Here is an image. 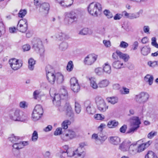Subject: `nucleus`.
I'll return each instance as SVG.
<instances>
[{"label":"nucleus","mask_w":158,"mask_h":158,"mask_svg":"<svg viewBox=\"0 0 158 158\" xmlns=\"http://www.w3.org/2000/svg\"><path fill=\"white\" fill-rule=\"evenodd\" d=\"M9 116L10 119L15 121L23 122L28 118L27 115L19 109L10 111Z\"/></svg>","instance_id":"obj_2"},{"label":"nucleus","mask_w":158,"mask_h":158,"mask_svg":"<svg viewBox=\"0 0 158 158\" xmlns=\"http://www.w3.org/2000/svg\"><path fill=\"white\" fill-rule=\"evenodd\" d=\"M33 48L35 51L39 52L40 56L42 58L44 57V50L40 40L37 39L35 40L34 43Z\"/></svg>","instance_id":"obj_6"},{"label":"nucleus","mask_w":158,"mask_h":158,"mask_svg":"<svg viewBox=\"0 0 158 158\" xmlns=\"http://www.w3.org/2000/svg\"><path fill=\"white\" fill-rule=\"evenodd\" d=\"M95 102L98 110L101 112H105L108 108L104 100L101 97L97 96L95 98Z\"/></svg>","instance_id":"obj_4"},{"label":"nucleus","mask_w":158,"mask_h":158,"mask_svg":"<svg viewBox=\"0 0 158 158\" xmlns=\"http://www.w3.org/2000/svg\"><path fill=\"white\" fill-rule=\"evenodd\" d=\"M103 71L106 73L110 74L111 73V67L107 63L105 64V66L103 67Z\"/></svg>","instance_id":"obj_34"},{"label":"nucleus","mask_w":158,"mask_h":158,"mask_svg":"<svg viewBox=\"0 0 158 158\" xmlns=\"http://www.w3.org/2000/svg\"><path fill=\"white\" fill-rule=\"evenodd\" d=\"M107 101L112 104H114L117 103L118 101V98L117 97H112L107 98Z\"/></svg>","instance_id":"obj_32"},{"label":"nucleus","mask_w":158,"mask_h":158,"mask_svg":"<svg viewBox=\"0 0 158 158\" xmlns=\"http://www.w3.org/2000/svg\"><path fill=\"white\" fill-rule=\"evenodd\" d=\"M90 85L94 89H97L98 88V85L96 83V79L94 77L89 78Z\"/></svg>","instance_id":"obj_27"},{"label":"nucleus","mask_w":158,"mask_h":158,"mask_svg":"<svg viewBox=\"0 0 158 158\" xmlns=\"http://www.w3.org/2000/svg\"><path fill=\"white\" fill-rule=\"evenodd\" d=\"M149 98V94L144 92H142L135 96L136 101L139 103L143 104L146 102Z\"/></svg>","instance_id":"obj_7"},{"label":"nucleus","mask_w":158,"mask_h":158,"mask_svg":"<svg viewBox=\"0 0 158 158\" xmlns=\"http://www.w3.org/2000/svg\"><path fill=\"white\" fill-rule=\"evenodd\" d=\"M27 24H25L24 26L20 24L19 25H17V29L19 31L23 33L27 31Z\"/></svg>","instance_id":"obj_31"},{"label":"nucleus","mask_w":158,"mask_h":158,"mask_svg":"<svg viewBox=\"0 0 158 158\" xmlns=\"http://www.w3.org/2000/svg\"><path fill=\"white\" fill-rule=\"evenodd\" d=\"M151 48L146 46L142 48L141 50V54L144 56H147L150 53Z\"/></svg>","instance_id":"obj_26"},{"label":"nucleus","mask_w":158,"mask_h":158,"mask_svg":"<svg viewBox=\"0 0 158 158\" xmlns=\"http://www.w3.org/2000/svg\"><path fill=\"white\" fill-rule=\"evenodd\" d=\"M22 145L20 142L19 143H14L13 145V147L14 148L18 150L23 148Z\"/></svg>","instance_id":"obj_51"},{"label":"nucleus","mask_w":158,"mask_h":158,"mask_svg":"<svg viewBox=\"0 0 158 158\" xmlns=\"http://www.w3.org/2000/svg\"><path fill=\"white\" fill-rule=\"evenodd\" d=\"M152 44L156 48H158V44L156 42V39L155 37L152 38Z\"/></svg>","instance_id":"obj_60"},{"label":"nucleus","mask_w":158,"mask_h":158,"mask_svg":"<svg viewBox=\"0 0 158 158\" xmlns=\"http://www.w3.org/2000/svg\"><path fill=\"white\" fill-rule=\"evenodd\" d=\"M151 142L150 141H148L147 142L143 143L139 145V146L137 147L138 152H140L144 151L145 149L147 147H148Z\"/></svg>","instance_id":"obj_21"},{"label":"nucleus","mask_w":158,"mask_h":158,"mask_svg":"<svg viewBox=\"0 0 158 158\" xmlns=\"http://www.w3.org/2000/svg\"><path fill=\"white\" fill-rule=\"evenodd\" d=\"M84 106L87 114H93L96 112V108L90 101H85L84 103Z\"/></svg>","instance_id":"obj_9"},{"label":"nucleus","mask_w":158,"mask_h":158,"mask_svg":"<svg viewBox=\"0 0 158 158\" xmlns=\"http://www.w3.org/2000/svg\"><path fill=\"white\" fill-rule=\"evenodd\" d=\"M50 96L53 98L52 102L54 105H59L61 103L60 100L62 99L60 95L59 94H56L55 93L53 94L51 90L50 91Z\"/></svg>","instance_id":"obj_14"},{"label":"nucleus","mask_w":158,"mask_h":158,"mask_svg":"<svg viewBox=\"0 0 158 158\" xmlns=\"http://www.w3.org/2000/svg\"><path fill=\"white\" fill-rule=\"evenodd\" d=\"M52 70L51 66L50 65H48L46 68L47 78L48 82L53 85L56 80L58 84L62 83L64 81L63 75L59 73H53Z\"/></svg>","instance_id":"obj_1"},{"label":"nucleus","mask_w":158,"mask_h":158,"mask_svg":"<svg viewBox=\"0 0 158 158\" xmlns=\"http://www.w3.org/2000/svg\"><path fill=\"white\" fill-rule=\"evenodd\" d=\"M9 62L10 67L15 70H17L22 66V63L21 61L15 58L10 60Z\"/></svg>","instance_id":"obj_11"},{"label":"nucleus","mask_w":158,"mask_h":158,"mask_svg":"<svg viewBox=\"0 0 158 158\" xmlns=\"http://www.w3.org/2000/svg\"><path fill=\"white\" fill-rule=\"evenodd\" d=\"M107 138V135L103 134L102 133H99L98 140H99L101 143H103Z\"/></svg>","instance_id":"obj_37"},{"label":"nucleus","mask_w":158,"mask_h":158,"mask_svg":"<svg viewBox=\"0 0 158 158\" xmlns=\"http://www.w3.org/2000/svg\"><path fill=\"white\" fill-rule=\"evenodd\" d=\"M63 0H60V2H57L59 3L62 6L64 7H67L69 6H71L73 3V0H68V2H70L69 4H65L62 1Z\"/></svg>","instance_id":"obj_44"},{"label":"nucleus","mask_w":158,"mask_h":158,"mask_svg":"<svg viewBox=\"0 0 158 158\" xmlns=\"http://www.w3.org/2000/svg\"><path fill=\"white\" fill-rule=\"evenodd\" d=\"M145 158H158L154 152L152 151H148L145 156Z\"/></svg>","instance_id":"obj_40"},{"label":"nucleus","mask_w":158,"mask_h":158,"mask_svg":"<svg viewBox=\"0 0 158 158\" xmlns=\"http://www.w3.org/2000/svg\"><path fill=\"white\" fill-rule=\"evenodd\" d=\"M108 141L114 145H117L120 142V139L118 136H112L108 138Z\"/></svg>","instance_id":"obj_20"},{"label":"nucleus","mask_w":158,"mask_h":158,"mask_svg":"<svg viewBox=\"0 0 158 158\" xmlns=\"http://www.w3.org/2000/svg\"><path fill=\"white\" fill-rule=\"evenodd\" d=\"M76 136V133L74 131L69 130L66 131L65 133L63 134L61 137L64 141H67L73 139Z\"/></svg>","instance_id":"obj_10"},{"label":"nucleus","mask_w":158,"mask_h":158,"mask_svg":"<svg viewBox=\"0 0 158 158\" xmlns=\"http://www.w3.org/2000/svg\"><path fill=\"white\" fill-rule=\"evenodd\" d=\"M94 117L96 119L99 120L103 119L105 118L104 116L101 114H97L95 115Z\"/></svg>","instance_id":"obj_54"},{"label":"nucleus","mask_w":158,"mask_h":158,"mask_svg":"<svg viewBox=\"0 0 158 158\" xmlns=\"http://www.w3.org/2000/svg\"><path fill=\"white\" fill-rule=\"evenodd\" d=\"M66 152L67 153V156L68 157H71L76 155V153L75 152V151L71 148H69Z\"/></svg>","instance_id":"obj_43"},{"label":"nucleus","mask_w":158,"mask_h":158,"mask_svg":"<svg viewBox=\"0 0 158 158\" xmlns=\"http://www.w3.org/2000/svg\"><path fill=\"white\" fill-rule=\"evenodd\" d=\"M119 56L120 58L123 59L124 61H127L130 58V57L127 54L123 53L122 52H118Z\"/></svg>","instance_id":"obj_33"},{"label":"nucleus","mask_w":158,"mask_h":158,"mask_svg":"<svg viewBox=\"0 0 158 158\" xmlns=\"http://www.w3.org/2000/svg\"><path fill=\"white\" fill-rule=\"evenodd\" d=\"M66 16L70 19L68 22V24H71L73 22L76 21L78 18L77 15L73 11L67 13Z\"/></svg>","instance_id":"obj_17"},{"label":"nucleus","mask_w":158,"mask_h":158,"mask_svg":"<svg viewBox=\"0 0 158 158\" xmlns=\"http://www.w3.org/2000/svg\"><path fill=\"white\" fill-rule=\"evenodd\" d=\"M131 126L132 127L130 128L127 133H129L134 132L139 127V125L141 124V122L139 117H134L131 119Z\"/></svg>","instance_id":"obj_8"},{"label":"nucleus","mask_w":158,"mask_h":158,"mask_svg":"<svg viewBox=\"0 0 158 158\" xmlns=\"http://www.w3.org/2000/svg\"><path fill=\"white\" fill-rule=\"evenodd\" d=\"M131 144V143L130 141L128 139H126L120 144L119 149L123 151H127Z\"/></svg>","instance_id":"obj_18"},{"label":"nucleus","mask_w":158,"mask_h":158,"mask_svg":"<svg viewBox=\"0 0 158 158\" xmlns=\"http://www.w3.org/2000/svg\"><path fill=\"white\" fill-rule=\"evenodd\" d=\"M120 92L121 94H128L129 93V89L125 87H123L120 89Z\"/></svg>","instance_id":"obj_46"},{"label":"nucleus","mask_w":158,"mask_h":158,"mask_svg":"<svg viewBox=\"0 0 158 158\" xmlns=\"http://www.w3.org/2000/svg\"><path fill=\"white\" fill-rule=\"evenodd\" d=\"M57 108V110L60 112H62L63 111L66 110V108H65V105L64 106L61 105V103L59 105H55Z\"/></svg>","instance_id":"obj_48"},{"label":"nucleus","mask_w":158,"mask_h":158,"mask_svg":"<svg viewBox=\"0 0 158 158\" xmlns=\"http://www.w3.org/2000/svg\"><path fill=\"white\" fill-rule=\"evenodd\" d=\"M28 105V103L24 101H22L19 103V106L21 108H26L27 107Z\"/></svg>","instance_id":"obj_56"},{"label":"nucleus","mask_w":158,"mask_h":158,"mask_svg":"<svg viewBox=\"0 0 158 158\" xmlns=\"http://www.w3.org/2000/svg\"><path fill=\"white\" fill-rule=\"evenodd\" d=\"M88 31L89 29L88 28H84L80 31L79 34L82 35H86L88 33Z\"/></svg>","instance_id":"obj_55"},{"label":"nucleus","mask_w":158,"mask_h":158,"mask_svg":"<svg viewBox=\"0 0 158 158\" xmlns=\"http://www.w3.org/2000/svg\"><path fill=\"white\" fill-rule=\"evenodd\" d=\"M71 124V122L69 120L64 121L62 124V127L64 129H66L68 128V125Z\"/></svg>","instance_id":"obj_47"},{"label":"nucleus","mask_w":158,"mask_h":158,"mask_svg":"<svg viewBox=\"0 0 158 158\" xmlns=\"http://www.w3.org/2000/svg\"><path fill=\"white\" fill-rule=\"evenodd\" d=\"M27 11L25 10L21 9L18 13V16L20 18L23 17L27 14Z\"/></svg>","instance_id":"obj_49"},{"label":"nucleus","mask_w":158,"mask_h":158,"mask_svg":"<svg viewBox=\"0 0 158 158\" xmlns=\"http://www.w3.org/2000/svg\"><path fill=\"white\" fill-rule=\"evenodd\" d=\"M5 31V26L3 22L0 21V37L2 35V32Z\"/></svg>","instance_id":"obj_58"},{"label":"nucleus","mask_w":158,"mask_h":158,"mask_svg":"<svg viewBox=\"0 0 158 158\" xmlns=\"http://www.w3.org/2000/svg\"><path fill=\"white\" fill-rule=\"evenodd\" d=\"M97 58V55L94 54H90L85 58L84 62L85 64L91 65L94 62Z\"/></svg>","instance_id":"obj_13"},{"label":"nucleus","mask_w":158,"mask_h":158,"mask_svg":"<svg viewBox=\"0 0 158 158\" xmlns=\"http://www.w3.org/2000/svg\"><path fill=\"white\" fill-rule=\"evenodd\" d=\"M27 20L26 19H22L20 20L18 22V25H20V24L24 26V24H27Z\"/></svg>","instance_id":"obj_63"},{"label":"nucleus","mask_w":158,"mask_h":158,"mask_svg":"<svg viewBox=\"0 0 158 158\" xmlns=\"http://www.w3.org/2000/svg\"><path fill=\"white\" fill-rule=\"evenodd\" d=\"M62 128H57L54 132V135H59L61 134Z\"/></svg>","instance_id":"obj_64"},{"label":"nucleus","mask_w":158,"mask_h":158,"mask_svg":"<svg viewBox=\"0 0 158 158\" xmlns=\"http://www.w3.org/2000/svg\"><path fill=\"white\" fill-rule=\"evenodd\" d=\"M65 108H66V113L67 116L70 120L73 121L74 114L72 110L71 106L69 103H65Z\"/></svg>","instance_id":"obj_15"},{"label":"nucleus","mask_w":158,"mask_h":158,"mask_svg":"<svg viewBox=\"0 0 158 158\" xmlns=\"http://www.w3.org/2000/svg\"><path fill=\"white\" fill-rule=\"evenodd\" d=\"M137 143H131L129 148V153L132 155H134L138 152Z\"/></svg>","instance_id":"obj_19"},{"label":"nucleus","mask_w":158,"mask_h":158,"mask_svg":"<svg viewBox=\"0 0 158 158\" xmlns=\"http://www.w3.org/2000/svg\"><path fill=\"white\" fill-rule=\"evenodd\" d=\"M144 80L148 82L150 85H151L153 83V77L152 76L147 75L145 77Z\"/></svg>","instance_id":"obj_39"},{"label":"nucleus","mask_w":158,"mask_h":158,"mask_svg":"<svg viewBox=\"0 0 158 158\" xmlns=\"http://www.w3.org/2000/svg\"><path fill=\"white\" fill-rule=\"evenodd\" d=\"M95 72L97 75H101L103 73V69L102 68H98L95 69Z\"/></svg>","instance_id":"obj_50"},{"label":"nucleus","mask_w":158,"mask_h":158,"mask_svg":"<svg viewBox=\"0 0 158 158\" xmlns=\"http://www.w3.org/2000/svg\"><path fill=\"white\" fill-rule=\"evenodd\" d=\"M103 43L106 48H109L111 46V43L110 40H104L103 41Z\"/></svg>","instance_id":"obj_59"},{"label":"nucleus","mask_w":158,"mask_h":158,"mask_svg":"<svg viewBox=\"0 0 158 158\" xmlns=\"http://www.w3.org/2000/svg\"><path fill=\"white\" fill-rule=\"evenodd\" d=\"M143 12V10H141L136 13L130 14L129 16V18L131 19H133L138 18L139 17L140 15L142 14Z\"/></svg>","instance_id":"obj_28"},{"label":"nucleus","mask_w":158,"mask_h":158,"mask_svg":"<svg viewBox=\"0 0 158 158\" xmlns=\"http://www.w3.org/2000/svg\"><path fill=\"white\" fill-rule=\"evenodd\" d=\"M38 134L37 132L35 131H34L32 134L31 137V140L34 142H36L38 139Z\"/></svg>","instance_id":"obj_45"},{"label":"nucleus","mask_w":158,"mask_h":158,"mask_svg":"<svg viewBox=\"0 0 158 158\" xmlns=\"http://www.w3.org/2000/svg\"><path fill=\"white\" fill-rule=\"evenodd\" d=\"M148 64L150 67L153 68L157 65V62L150 61L148 62Z\"/></svg>","instance_id":"obj_53"},{"label":"nucleus","mask_w":158,"mask_h":158,"mask_svg":"<svg viewBox=\"0 0 158 158\" xmlns=\"http://www.w3.org/2000/svg\"><path fill=\"white\" fill-rule=\"evenodd\" d=\"M62 97V99L67 98L68 97V93L67 90L64 88L61 89L59 94Z\"/></svg>","instance_id":"obj_24"},{"label":"nucleus","mask_w":158,"mask_h":158,"mask_svg":"<svg viewBox=\"0 0 158 158\" xmlns=\"http://www.w3.org/2000/svg\"><path fill=\"white\" fill-rule=\"evenodd\" d=\"M109 83V81L107 79H104L101 81L98 84L100 88H104L107 86Z\"/></svg>","instance_id":"obj_29"},{"label":"nucleus","mask_w":158,"mask_h":158,"mask_svg":"<svg viewBox=\"0 0 158 158\" xmlns=\"http://www.w3.org/2000/svg\"><path fill=\"white\" fill-rule=\"evenodd\" d=\"M74 65L72 61H69L66 67V69L69 72H71L73 69Z\"/></svg>","instance_id":"obj_42"},{"label":"nucleus","mask_w":158,"mask_h":158,"mask_svg":"<svg viewBox=\"0 0 158 158\" xmlns=\"http://www.w3.org/2000/svg\"><path fill=\"white\" fill-rule=\"evenodd\" d=\"M8 139L9 141L14 144L20 139V137L19 136H16L14 134H12L8 138Z\"/></svg>","instance_id":"obj_36"},{"label":"nucleus","mask_w":158,"mask_h":158,"mask_svg":"<svg viewBox=\"0 0 158 158\" xmlns=\"http://www.w3.org/2000/svg\"><path fill=\"white\" fill-rule=\"evenodd\" d=\"M43 109L40 105H36L35 107L32 114L33 120L36 121L41 117L43 113Z\"/></svg>","instance_id":"obj_5"},{"label":"nucleus","mask_w":158,"mask_h":158,"mask_svg":"<svg viewBox=\"0 0 158 158\" xmlns=\"http://www.w3.org/2000/svg\"><path fill=\"white\" fill-rule=\"evenodd\" d=\"M128 45L127 43L125 41H122L120 42L119 47L121 48H126L128 47Z\"/></svg>","instance_id":"obj_57"},{"label":"nucleus","mask_w":158,"mask_h":158,"mask_svg":"<svg viewBox=\"0 0 158 158\" xmlns=\"http://www.w3.org/2000/svg\"><path fill=\"white\" fill-rule=\"evenodd\" d=\"M87 9L88 12L91 15L97 16L102 10V6L99 3L93 2L89 5Z\"/></svg>","instance_id":"obj_3"},{"label":"nucleus","mask_w":158,"mask_h":158,"mask_svg":"<svg viewBox=\"0 0 158 158\" xmlns=\"http://www.w3.org/2000/svg\"><path fill=\"white\" fill-rule=\"evenodd\" d=\"M75 110L77 114H79L81 111V107L80 105L77 102H75Z\"/></svg>","instance_id":"obj_38"},{"label":"nucleus","mask_w":158,"mask_h":158,"mask_svg":"<svg viewBox=\"0 0 158 158\" xmlns=\"http://www.w3.org/2000/svg\"><path fill=\"white\" fill-rule=\"evenodd\" d=\"M70 83L72 90L74 92H78L80 89V86L78 82V80L75 77L72 78L70 80Z\"/></svg>","instance_id":"obj_12"},{"label":"nucleus","mask_w":158,"mask_h":158,"mask_svg":"<svg viewBox=\"0 0 158 158\" xmlns=\"http://www.w3.org/2000/svg\"><path fill=\"white\" fill-rule=\"evenodd\" d=\"M157 134V132L156 131H151L148 135V137L149 139H152L153 138L155 135H156Z\"/></svg>","instance_id":"obj_61"},{"label":"nucleus","mask_w":158,"mask_h":158,"mask_svg":"<svg viewBox=\"0 0 158 158\" xmlns=\"http://www.w3.org/2000/svg\"><path fill=\"white\" fill-rule=\"evenodd\" d=\"M104 13L108 19L111 18L113 17L112 14L108 10H105L104 11Z\"/></svg>","instance_id":"obj_52"},{"label":"nucleus","mask_w":158,"mask_h":158,"mask_svg":"<svg viewBox=\"0 0 158 158\" xmlns=\"http://www.w3.org/2000/svg\"><path fill=\"white\" fill-rule=\"evenodd\" d=\"M68 47V44L67 43L65 42H63L61 43L59 45V48L62 51L66 50Z\"/></svg>","instance_id":"obj_41"},{"label":"nucleus","mask_w":158,"mask_h":158,"mask_svg":"<svg viewBox=\"0 0 158 158\" xmlns=\"http://www.w3.org/2000/svg\"><path fill=\"white\" fill-rule=\"evenodd\" d=\"M113 67L116 69H120L123 67V64L120 61L117 60L114 61L112 64Z\"/></svg>","instance_id":"obj_23"},{"label":"nucleus","mask_w":158,"mask_h":158,"mask_svg":"<svg viewBox=\"0 0 158 158\" xmlns=\"http://www.w3.org/2000/svg\"><path fill=\"white\" fill-rule=\"evenodd\" d=\"M28 68L30 70H33L34 68L35 61L33 59L31 58L28 60Z\"/></svg>","instance_id":"obj_30"},{"label":"nucleus","mask_w":158,"mask_h":158,"mask_svg":"<svg viewBox=\"0 0 158 158\" xmlns=\"http://www.w3.org/2000/svg\"><path fill=\"white\" fill-rule=\"evenodd\" d=\"M55 37L58 40L63 41L68 40L69 38V36L61 31H57L55 34Z\"/></svg>","instance_id":"obj_16"},{"label":"nucleus","mask_w":158,"mask_h":158,"mask_svg":"<svg viewBox=\"0 0 158 158\" xmlns=\"http://www.w3.org/2000/svg\"><path fill=\"white\" fill-rule=\"evenodd\" d=\"M75 152L76 153V155L78 156H81L82 157H84L85 155V153L84 151V149H81L80 148H78L76 150Z\"/></svg>","instance_id":"obj_25"},{"label":"nucleus","mask_w":158,"mask_h":158,"mask_svg":"<svg viewBox=\"0 0 158 158\" xmlns=\"http://www.w3.org/2000/svg\"><path fill=\"white\" fill-rule=\"evenodd\" d=\"M49 9V5L47 3H44L42 4L40 7L39 10L40 12L47 13Z\"/></svg>","instance_id":"obj_22"},{"label":"nucleus","mask_w":158,"mask_h":158,"mask_svg":"<svg viewBox=\"0 0 158 158\" xmlns=\"http://www.w3.org/2000/svg\"><path fill=\"white\" fill-rule=\"evenodd\" d=\"M118 124V122L115 120L110 121L108 122L107 126L110 128H113L117 126Z\"/></svg>","instance_id":"obj_35"},{"label":"nucleus","mask_w":158,"mask_h":158,"mask_svg":"<svg viewBox=\"0 0 158 158\" xmlns=\"http://www.w3.org/2000/svg\"><path fill=\"white\" fill-rule=\"evenodd\" d=\"M22 48L23 51H28L31 48L30 46L28 44H26L23 45L22 47Z\"/></svg>","instance_id":"obj_62"}]
</instances>
